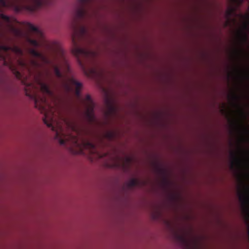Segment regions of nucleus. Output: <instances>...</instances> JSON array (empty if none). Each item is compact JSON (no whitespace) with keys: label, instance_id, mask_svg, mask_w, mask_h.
I'll use <instances>...</instances> for the list:
<instances>
[{"label":"nucleus","instance_id":"obj_11","mask_svg":"<svg viewBox=\"0 0 249 249\" xmlns=\"http://www.w3.org/2000/svg\"><path fill=\"white\" fill-rule=\"evenodd\" d=\"M64 122L67 126L72 130L73 131L77 132L78 131L79 124L76 120H68L67 119H64Z\"/></svg>","mask_w":249,"mask_h":249},{"label":"nucleus","instance_id":"obj_18","mask_svg":"<svg viewBox=\"0 0 249 249\" xmlns=\"http://www.w3.org/2000/svg\"><path fill=\"white\" fill-rule=\"evenodd\" d=\"M0 18L8 23L10 22V18L7 16L3 14H0Z\"/></svg>","mask_w":249,"mask_h":249},{"label":"nucleus","instance_id":"obj_24","mask_svg":"<svg viewBox=\"0 0 249 249\" xmlns=\"http://www.w3.org/2000/svg\"><path fill=\"white\" fill-rule=\"evenodd\" d=\"M234 125L235 127H236V128H237L238 129H240V126L238 125H237L236 124H234Z\"/></svg>","mask_w":249,"mask_h":249},{"label":"nucleus","instance_id":"obj_2","mask_svg":"<svg viewBox=\"0 0 249 249\" xmlns=\"http://www.w3.org/2000/svg\"><path fill=\"white\" fill-rule=\"evenodd\" d=\"M0 50L5 53L10 51L18 55L20 58L18 60V64L21 68L27 70L30 74L33 72V70L36 71V75L35 80L43 94L52 100H54L56 98L53 92L50 89V86L42 81V73L38 70L41 67V65L37 60L33 59L26 60L22 58L23 51L17 46H10L0 44Z\"/></svg>","mask_w":249,"mask_h":249},{"label":"nucleus","instance_id":"obj_6","mask_svg":"<svg viewBox=\"0 0 249 249\" xmlns=\"http://www.w3.org/2000/svg\"><path fill=\"white\" fill-rule=\"evenodd\" d=\"M238 196L244 211L249 216V187L246 186L244 190H240Z\"/></svg>","mask_w":249,"mask_h":249},{"label":"nucleus","instance_id":"obj_7","mask_svg":"<svg viewBox=\"0 0 249 249\" xmlns=\"http://www.w3.org/2000/svg\"><path fill=\"white\" fill-rule=\"evenodd\" d=\"M230 0L232 3V4L228 8L226 12V16L228 20L226 22V25L229 24L231 18L235 15L237 8L239 7L244 1V0Z\"/></svg>","mask_w":249,"mask_h":249},{"label":"nucleus","instance_id":"obj_12","mask_svg":"<svg viewBox=\"0 0 249 249\" xmlns=\"http://www.w3.org/2000/svg\"><path fill=\"white\" fill-rule=\"evenodd\" d=\"M229 99L234 105L240 107L239 102L241 100V97L240 96L235 93H233L229 96Z\"/></svg>","mask_w":249,"mask_h":249},{"label":"nucleus","instance_id":"obj_28","mask_svg":"<svg viewBox=\"0 0 249 249\" xmlns=\"http://www.w3.org/2000/svg\"><path fill=\"white\" fill-rule=\"evenodd\" d=\"M239 151H240V152H241V148H239Z\"/></svg>","mask_w":249,"mask_h":249},{"label":"nucleus","instance_id":"obj_20","mask_svg":"<svg viewBox=\"0 0 249 249\" xmlns=\"http://www.w3.org/2000/svg\"><path fill=\"white\" fill-rule=\"evenodd\" d=\"M14 71H15V72H15V75H16V77H17L18 79H20V78H21V73H20L19 71H17V70H14Z\"/></svg>","mask_w":249,"mask_h":249},{"label":"nucleus","instance_id":"obj_13","mask_svg":"<svg viewBox=\"0 0 249 249\" xmlns=\"http://www.w3.org/2000/svg\"><path fill=\"white\" fill-rule=\"evenodd\" d=\"M26 27L30 31H32L33 33L37 34L40 37L42 36V32L37 27H35L33 24L30 23H27L26 24Z\"/></svg>","mask_w":249,"mask_h":249},{"label":"nucleus","instance_id":"obj_22","mask_svg":"<svg viewBox=\"0 0 249 249\" xmlns=\"http://www.w3.org/2000/svg\"><path fill=\"white\" fill-rule=\"evenodd\" d=\"M107 137L109 139H111L113 138V137H114V134H113V133H112V132H108V133H107Z\"/></svg>","mask_w":249,"mask_h":249},{"label":"nucleus","instance_id":"obj_16","mask_svg":"<svg viewBox=\"0 0 249 249\" xmlns=\"http://www.w3.org/2000/svg\"><path fill=\"white\" fill-rule=\"evenodd\" d=\"M177 237L178 239L180 240L182 243L186 244L187 243V239L184 234H178L177 235Z\"/></svg>","mask_w":249,"mask_h":249},{"label":"nucleus","instance_id":"obj_26","mask_svg":"<svg viewBox=\"0 0 249 249\" xmlns=\"http://www.w3.org/2000/svg\"><path fill=\"white\" fill-rule=\"evenodd\" d=\"M244 129L245 131H247L249 132V130H248L247 129V128H246L244 127Z\"/></svg>","mask_w":249,"mask_h":249},{"label":"nucleus","instance_id":"obj_23","mask_svg":"<svg viewBox=\"0 0 249 249\" xmlns=\"http://www.w3.org/2000/svg\"><path fill=\"white\" fill-rule=\"evenodd\" d=\"M240 112H241V115H242L243 116H245V113H244V112L243 110L242 109H241V108H240Z\"/></svg>","mask_w":249,"mask_h":249},{"label":"nucleus","instance_id":"obj_17","mask_svg":"<svg viewBox=\"0 0 249 249\" xmlns=\"http://www.w3.org/2000/svg\"><path fill=\"white\" fill-rule=\"evenodd\" d=\"M12 29L13 33L17 36H20L22 35V32L20 30L14 27H13Z\"/></svg>","mask_w":249,"mask_h":249},{"label":"nucleus","instance_id":"obj_8","mask_svg":"<svg viewBox=\"0 0 249 249\" xmlns=\"http://www.w3.org/2000/svg\"><path fill=\"white\" fill-rule=\"evenodd\" d=\"M19 0H0V6L7 8L13 6L15 8L16 10L18 12L21 9V6L17 4V2Z\"/></svg>","mask_w":249,"mask_h":249},{"label":"nucleus","instance_id":"obj_3","mask_svg":"<svg viewBox=\"0 0 249 249\" xmlns=\"http://www.w3.org/2000/svg\"><path fill=\"white\" fill-rule=\"evenodd\" d=\"M29 53L33 56L39 58L44 64L51 65L53 69L55 76L57 78L61 79L62 85L65 87L68 91L71 90V87H74L75 88V94L76 96L79 97L80 96V89L82 86L81 83L76 81L73 77L67 78L64 76L60 71L59 67L55 65L50 59L42 53L36 51L34 49H30L29 50Z\"/></svg>","mask_w":249,"mask_h":249},{"label":"nucleus","instance_id":"obj_9","mask_svg":"<svg viewBox=\"0 0 249 249\" xmlns=\"http://www.w3.org/2000/svg\"><path fill=\"white\" fill-rule=\"evenodd\" d=\"M83 148L88 149L91 154H96L97 153L96 145L89 141L84 140L82 142Z\"/></svg>","mask_w":249,"mask_h":249},{"label":"nucleus","instance_id":"obj_19","mask_svg":"<svg viewBox=\"0 0 249 249\" xmlns=\"http://www.w3.org/2000/svg\"><path fill=\"white\" fill-rule=\"evenodd\" d=\"M239 35L245 41L247 40V35L245 33L240 31Z\"/></svg>","mask_w":249,"mask_h":249},{"label":"nucleus","instance_id":"obj_1","mask_svg":"<svg viewBox=\"0 0 249 249\" xmlns=\"http://www.w3.org/2000/svg\"><path fill=\"white\" fill-rule=\"evenodd\" d=\"M78 7L77 8L71 22V27L73 32L72 40L73 43V48L72 50L73 54L77 58L78 63L83 69L85 74L91 78H93L102 72L99 71L96 68H90L88 69L80 59V57L89 58L96 55V53L90 49L79 47L78 46L76 38L82 37L88 33L87 28L81 25V20L86 15L85 9V5L90 2L91 0H77Z\"/></svg>","mask_w":249,"mask_h":249},{"label":"nucleus","instance_id":"obj_4","mask_svg":"<svg viewBox=\"0 0 249 249\" xmlns=\"http://www.w3.org/2000/svg\"><path fill=\"white\" fill-rule=\"evenodd\" d=\"M26 95L33 98L35 107L38 108L44 115L43 118L44 123L48 127L51 128L53 131H55L56 138L58 139L59 143L61 145H65L67 140L61 138L60 133L55 130V127L53 125L54 114L52 107L49 105L46 97L39 98L36 96L30 95L27 93Z\"/></svg>","mask_w":249,"mask_h":249},{"label":"nucleus","instance_id":"obj_27","mask_svg":"<svg viewBox=\"0 0 249 249\" xmlns=\"http://www.w3.org/2000/svg\"><path fill=\"white\" fill-rule=\"evenodd\" d=\"M75 144H76V145H78V143H77V142L76 141H75Z\"/></svg>","mask_w":249,"mask_h":249},{"label":"nucleus","instance_id":"obj_25","mask_svg":"<svg viewBox=\"0 0 249 249\" xmlns=\"http://www.w3.org/2000/svg\"><path fill=\"white\" fill-rule=\"evenodd\" d=\"M60 53L62 55V57H63V52L62 50H59Z\"/></svg>","mask_w":249,"mask_h":249},{"label":"nucleus","instance_id":"obj_29","mask_svg":"<svg viewBox=\"0 0 249 249\" xmlns=\"http://www.w3.org/2000/svg\"><path fill=\"white\" fill-rule=\"evenodd\" d=\"M222 111L223 112H225V111H224L223 109H222Z\"/></svg>","mask_w":249,"mask_h":249},{"label":"nucleus","instance_id":"obj_15","mask_svg":"<svg viewBox=\"0 0 249 249\" xmlns=\"http://www.w3.org/2000/svg\"><path fill=\"white\" fill-rule=\"evenodd\" d=\"M27 41L32 45L35 47H39L40 43L36 40L31 39L30 37L27 38Z\"/></svg>","mask_w":249,"mask_h":249},{"label":"nucleus","instance_id":"obj_21","mask_svg":"<svg viewBox=\"0 0 249 249\" xmlns=\"http://www.w3.org/2000/svg\"><path fill=\"white\" fill-rule=\"evenodd\" d=\"M109 109L110 113H114L116 111L115 107L112 105L109 106Z\"/></svg>","mask_w":249,"mask_h":249},{"label":"nucleus","instance_id":"obj_14","mask_svg":"<svg viewBox=\"0 0 249 249\" xmlns=\"http://www.w3.org/2000/svg\"><path fill=\"white\" fill-rule=\"evenodd\" d=\"M140 181L136 178H132L130 179L128 182V186L130 187H134L140 185Z\"/></svg>","mask_w":249,"mask_h":249},{"label":"nucleus","instance_id":"obj_10","mask_svg":"<svg viewBox=\"0 0 249 249\" xmlns=\"http://www.w3.org/2000/svg\"><path fill=\"white\" fill-rule=\"evenodd\" d=\"M231 156L232 160L231 163V168L232 169H233L235 166H239L241 165L242 160L237 157L236 153L231 152Z\"/></svg>","mask_w":249,"mask_h":249},{"label":"nucleus","instance_id":"obj_5","mask_svg":"<svg viewBox=\"0 0 249 249\" xmlns=\"http://www.w3.org/2000/svg\"><path fill=\"white\" fill-rule=\"evenodd\" d=\"M86 107L85 116L87 121L89 124H92L95 122V118L94 113V104L89 94L87 95L83 101Z\"/></svg>","mask_w":249,"mask_h":249}]
</instances>
